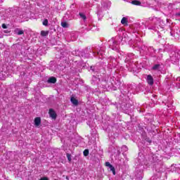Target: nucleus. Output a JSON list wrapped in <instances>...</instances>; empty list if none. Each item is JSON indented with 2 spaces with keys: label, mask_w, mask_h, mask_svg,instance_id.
I'll return each instance as SVG.
<instances>
[{
  "label": "nucleus",
  "mask_w": 180,
  "mask_h": 180,
  "mask_svg": "<svg viewBox=\"0 0 180 180\" xmlns=\"http://www.w3.org/2000/svg\"><path fill=\"white\" fill-rule=\"evenodd\" d=\"M49 115L51 119L53 120H56L57 119V113H56V111L53 108L49 109Z\"/></svg>",
  "instance_id": "f257e3e1"
},
{
  "label": "nucleus",
  "mask_w": 180,
  "mask_h": 180,
  "mask_svg": "<svg viewBox=\"0 0 180 180\" xmlns=\"http://www.w3.org/2000/svg\"><path fill=\"white\" fill-rule=\"evenodd\" d=\"M147 82L149 85H154V78H153L151 75L147 76Z\"/></svg>",
  "instance_id": "f03ea898"
},
{
  "label": "nucleus",
  "mask_w": 180,
  "mask_h": 180,
  "mask_svg": "<svg viewBox=\"0 0 180 180\" xmlns=\"http://www.w3.org/2000/svg\"><path fill=\"white\" fill-rule=\"evenodd\" d=\"M70 102L75 106H78V105H79V103L78 102V100L77 98H75V97H74V96L70 97Z\"/></svg>",
  "instance_id": "7ed1b4c3"
},
{
  "label": "nucleus",
  "mask_w": 180,
  "mask_h": 180,
  "mask_svg": "<svg viewBox=\"0 0 180 180\" xmlns=\"http://www.w3.org/2000/svg\"><path fill=\"white\" fill-rule=\"evenodd\" d=\"M41 124V119L40 117H35L34 118V125L38 127Z\"/></svg>",
  "instance_id": "20e7f679"
},
{
  "label": "nucleus",
  "mask_w": 180,
  "mask_h": 180,
  "mask_svg": "<svg viewBox=\"0 0 180 180\" xmlns=\"http://www.w3.org/2000/svg\"><path fill=\"white\" fill-rule=\"evenodd\" d=\"M56 82H57V78H56L55 77H51L48 79L49 84H56Z\"/></svg>",
  "instance_id": "39448f33"
},
{
  "label": "nucleus",
  "mask_w": 180,
  "mask_h": 180,
  "mask_svg": "<svg viewBox=\"0 0 180 180\" xmlns=\"http://www.w3.org/2000/svg\"><path fill=\"white\" fill-rule=\"evenodd\" d=\"M128 22L129 21L127 20V18H126L125 17H123L122 19L121 20L122 25H124L125 26H127Z\"/></svg>",
  "instance_id": "423d86ee"
},
{
  "label": "nucleus",
  "mask_w": 180,
  "mask_h": 180,
  "mask_svg": "<svg viewBox=\"0 0 180 180\" xmlns=\"http://www.w3.org/2000/svg\"><path fill=\"white\" fill-rule=\"evenodd\" d=\"M41 36L42 37H46L49 36V31H44V30L41 31Z\"/></svg>",
  "instance_id": "0eeeda50"
},
{
  "label": "nucleus",
  "mask_w": 180,
  "mask_h": 180,
  "mask_svg": "<svg viewBox=\"0 0 180 180\" xmlns=\"http://www.w3.org/2000/svg\"><path fill=\"white\" fill-rule=\"evenodd\" d=\"M131 4H132V5H136V6L141 5V2H140V1H137V0L132 1Z\"/></svg>",
  "instance_id": "6e6552de"
},
{
  "label": "nucleus",
  "mask_w": 180,
  "mask_h": 180,
  "mask_svg": "<svg viewBox=\"0 0 180 180\" xmlns=\"http://www.w3.org/2000/svg\"><path fill=\"white\" fill-rule=\"evenodd\" d=\"M110 171H112L113 175H116V169H115V167H113V165H111V166H110Z\"/></svg>",
  "instance_id": "1a4fd4ad"
},
{
  "label": "nucleus",
  "mask_w": 180,
  "mask_h": 180,
  "mask_svg": "<svg viewBox=\"0 0 180 180\" xmlns=\"http://www.w3.org/2000/svg\"><path fill=\"white\" fill-rule=\"evenodd\" d=\"M160 67V64H156L155 65L153 68H152V70H153V71H155L157 70H158Z\"/></svg>",
  "instance_id": "9d476101"
},
{
  "label": "nucleus",
  "mask_w": 180,
  "mask_h": 180,
  "mask_svg": "<svg viewBox=\"0 0 180 180\" xmlns=\"http://www.w3.org/2000/svg\"><path fill=\"white\" fill-rule=\"evenodd\" d=\"M83 154L84 157H88V155H89V150L85 149L83 152Z\"/></svg>",
  "instance_id": "9b49d317"
},
{
  "label": "nucleus",
  "mask_w": 180,
  "mask_h": 180,
  "mask_svg": "<svg viewBox=\"0 0 180 180\" xmlns=\"http://www.w3.org/2000/svg\"><path fill=\"white\" fill-rule=\"evenodd\" d=\"M79 15L81 17V18L83 19L84 20L86 19V15H84V13H79Z\"/></svg>",
  "instance_id": "f8f14e48"
},
{
  "label": "nucleus",
  "mask_w": 180,
  "mask_h": 180,
  "mask_svg": "<svg viewBox=\"0 0 180 180\" xmlns=\"http://www.w3.org/2000/svg\"><path fill=\"white\" fill-rule=\"evenodd\" d=\"M60 25L62 27H68V23H67L66 22H62Z\"/></svg>",
  "instance_id": "ddd939ff"
},
{
  "label": "nucleus",
  "mask_w": 180,
  "mask_h": 180,
  "mask_svg": "<svg viewBox=\"0 0 180 180\" xmlns=\"http://www.w3.org/2000/svg\"><path fill=\"white\" fill-rule=\"evenodd\" d=\"M43 25L44 26H47V25H49V20L45 19L43 22Z\"/></svg>",
  "instance_id": "4468645a"
},
{
  "label": "nucleus",
  "mask_w": 180,
  "mask_h": 180,
  "mask_svg": "<svg viewBox=\"0 0 180 180\" xmlns=\"http://www.w3.org/2000/svg\"><path fill=\"white\" fill-rule=\"evenodd\" d=\"M67 158H68V161L70 162H71V154H70V153H67Z\"/></svg>",
  "instance_id": "2eb2a0df"
},
{
  "label": "nucleus",
  "mask_w": 180,
  "mask_h": 180,
  "mask_svg": "<svg viewBox=\"0 0 180 180\" xmlns=\"http://www.w3.org/2000/svg\"><path fill=\"white\" fill-rule=\"evenodd\" d=\"M25 32L23 30H19L17 33V34H18V36H20L21 34H24Z\"/></svg>",
  "instance_id": "dca6fc26"
},
{
  "label": "nucleus",
  "mask_w": 180,
  "mask_h": 180,
  "mask_svg": "<svg viewBox=\"0 0 180 180\" xmlns=\"http://www.w3.org/2000/svg\"><path fill=\"white\" fill-rule=\"evenodd\" d=\"M1 27H2L3 29H8V27L6 26V24H5V23H3V24L1 25Z\"/></svg>",
  "instance_id": "f3484780"
},
{
  "label": "nucleus",
  "mask_w": 180,
  "mask_h": 180,
  "mask_svg": "<svg viewBox=\"0 0 180 180\" xmlns=\"http://www.w3.org/2000/svg\"><path fill=\"white\" fill-rule=\"evenodd\" d=\"M112 166V165H110V162H105V167H109V168Z\"/></svg>",
  "instance_id": "a211bd4d"
},
{
  "label": "nucleus",
  "mask_w": 180,
  "mask_h": 180,
  "mask_svg": "<svg viewBox=\"0 0 180 180\" xmlns=\"http://www.w3.org/2000/svg\"><path fill=\"white\" fill-rule=\"evenodd\" d=\"M176 16H180V13H176Z\"/></svg>",
  "instance_id": "6ab92c4d"
},
{
  "label": "nucleus",
  "mask_w": 180,
  "mask_h": 180,
  "mask_svg": "<svg viewBox=\"0 0 180 180\" xmlns=\"http://www.w3.org/2000/svg\"><path fill=\"white\" fill-rule=\"evenodd\" d=\"M66 179H70V178L68 177V176H66Z\"/></svg>",
  "instance_id": "aec40b11"
},
{
  "label": "nucleus",
  "mask_w": 180,
  "mask_h": 180,
  "mask_svg": "<svg viewBox=\"0 0 180 180\" xmlns=\"http://www.w3.org/2000/svg\"><path fill=\"white\" fill-rule=\"evenodd\" d=\"M4 33H8V31H4Z\"/></svg>",
  "instance_id": "412c9836"
},
{
  "label": "nucleus",
  "mask_w": 180,
  "mask_h": 180,
  "mask_svg": "<svg viewBox=\"0 0 180 180\" xmlns=\"http://www.w3.org/2000/svg\"><path fill=\"white\" fill-rule=\"evenodd\" d=\"M4 33H8V31H4Z\"/></svg>",
  "instance_id": "4be33fe9"
}]
</instances>
